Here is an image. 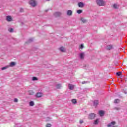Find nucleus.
<instances>
[{"mask_svg": "<svg viewBox=\"0 0 127 127\" xmlns=\"http://www.w3.org/2000/svg\"><path fill=\"white\" fill-rule=\"evenodd\" d=\"M78 5L79 7H81V8H83V7H84V6H85V4L84 3H83V2L78 3Z\"/></svg>", "mask_w": 127, "mask_h": 127, "instance_id": "39448f33", "label": "nucleus"}, {"mask_svg": "<svg viewBox=\"0 0 127 127\" xmlns=\"http://www.w3.org/2000/svg\"><path fill=\"white\" fill-rule=\"evenodd\" d=\"M99 114L100 117H103V116H104V115L105 114V112H104V111H103V110H100L99 112Z\"/></svg>", "mask_w": 127, "mask_h": 127, "instance_id": "6e6552de", "label": "nucleus"}, {"mask_svg": "<svg viewBox=\"0 0 127 127\" xmlns=\"http://www.w3.org/2000/svg\"><path fill=\"white\" fill-rule=\"evenodd\" d=\"M79 123H80V124H83V123H84V121H83V120H80L79 121Z\"/></svg>", "mask_w": 127, "mask_h": 127, "instance_id": "473e14b6", "label": "nucleus"}, {"mask_svg": "<svg viewBox=\"0 0 127 127\" xmlns=\"http://www.w3.org/2000/svg\"><path fill=\"white\" fill-rule=\"evenodd\" d=\"M29 4L31 6H32L33 7H35L36 5H37V2L35 0H31L29 1Z\"/></svg>", "mask_w": 127, "mask_h": 127, "instance_id": "f03ea898", "label": "nucleus"}, {"mask_svg": "<svg viewBox=\"0 0 127 127\" xmlns=\"http://www.w3.org/2000/svg\"><path fill=\"white\" fill-rule=\"evenodd\" d=\"M73 12H72L71 10H68L67 12V15H69V16L72 15Z\"/></svg>", "mask_w": 127, "mask_h": 127, "instance_id": "f8f14e48", "label": "nucleus"}, {"mask_svg": "<svg viewBox=\"0 0 127 127\" xmlns=\"http://www.w3.org/2000/svg\"><path fill=\"white\" fill-rule=\"evenodd\" d=\"M36 97L37 98H40V97H42V93H37V94H36Z\"/></svg>", "mask_w": 127, "mask_h": 127, "instance_id": "9b49d317", "label": "nucleus"}, {"mask_svg": "<svg viewBox=\"0 0 127 127\" xmlns=\"http://www.w3.org/2000/svg\"><path fill=\"white\" fill-rule=\"evenodd\" d=\"M80 49H83L84 48V45L83 44H81L80 46Z\"/></svg>", "mask_w": 127, "mask_h": 127, "instance_id": "c756f323", "label": "nucleus"}, {"mask_svg": "<svg viewBox=\"0 0 127 127\" xmlns=\"http://www.w3.org/2000/svg\"><path fill=\"white\" fill-rule=\"evenodd\" d=\"M114 103L115 104H118V103H120V100L119 99H115L114 101Z\"/></svg>", "mask_w": 127, "mask_h": 127, "instance_id": "412c9836", "label": "nucleus"}, {"mask_svg": "<svg viewBox=\"0 0 127 127\" xmlns=\"http://www.w3.org/2000/svg\"><path fill=\"white\" fill-rule=\"evenodd\" d=\"M98 123H99V119H96L94 122V124L95 125H98Z\"/></svg>", "mask_w": 127, "mask_h": 127, "instance_id": "a878e982", "label": "nucleus"}, {"mask_svg": "<svg viewBox=\"0 0 127 127\" xmlns=\"http://www.w3.org/2000/svg\"><path fill=\"white\" fill-rule=\"evenodd\" d=\"M34 92L32 90L29 91V95H33Z\"/></svg>", "mask_w": 127, "mask_h": 127, "instance_id": "6ab92c4d", "label": "nucleus"}, {"mask_svg": "<svg viewBox=\"0 0 127 127\" xmlns=\"http://www.w3.org/2000/svg\"><path fill=\"white\" fill-rule=\"evenodd\" d=\"M6 20L8 22H10V21H12V17H11L10 16H7L6 17Z\"/></svg>", "mask_w": 127, "mask_h": 127, "instance_id": "20e7f679", "label": "nucleus"}, {"mask_svg": "<svg viewBox=\"0 0 127 127\" xmlns=\"http://www.w3.org/2000/svg\"><path fill=\"white\" fill-rule=\"evenodd\" d=\"M69 88L70 90H73L74 89V85L72 84H69Z\"/></svg>", "mask_w": 127, "mask_h": 127, "instance_id": "4468645a", "label": "nucleus"}, {"mask_svg": "<svg viewBox=\"0 0 127 127\" xmlns=\"http://www.w3.org/2000/svg\"><path fill=\"white\" fill-rule=\"evenodd\" d=\"M9 32H13V28H10L9 29Z\"/></svg>", "mask_w": 127, "mask_h": 127, "instance_id": "c85d7f7f", "label": "nucleus"}, {"mask_svg": "<svg viewBox=\"0 0 127 127\" xmlns=\"http://www.w3.org/2000/svg\"><path fill=\"white\" fill-rule=\"evenodd\" d=\"M60 50L61 51H62V52H65L66 50L65 49V48H64V47H61Z\"/></svg>", "mask_w": 127, "mask_h": 127, "instance_id": "ddd939ff", "label": "nucleus"}, {"mask_svg": "<svg viewBox=\"0 0 127 127\" xmlns=\"http://www.w3.org/2000/svg\"><path fill=\"white\" fill-rule=\"evenodd\" d=\"M115 124H116V122L112 121L109 124H108L107 125V127H112L113 125H115Z\"/></svg>", "mask_w": 127, "mask_h": 127, "instance_id": "0eeeda50", "label": "nucleus"}, {"mask_svg": "<svg viewBox=\"0 0 127 127\" xmlns=\"http://www.w3.org/2000/svg\"><path fill=\"white\" fill-rule=\"evenodd\" d=\"M14 101L15 102V103H17L18 102V99H17V98H15Z\"/></svg>", "mask_w": 127, "mask_h": 127, "instance_id": "7c9ffc66", "label": "nucleus"}, {"mask_svg": "<svg viewBox=\"0 0 127 127\" xmlns=\"http://www.w3.org/2000/svg\"><path fill=\"white\" fill-rule=\"evenodd\" d=\"M5 69H7V67H4L1 68V70L3 71V70H5Z\"/></svg>", "mask_w": 127, "mask_h": 127, "instance_id": "2f4dec72", "label": "nucleus"}, {"mask_svg": "<svg viewBox=\"0 0 127 127\" xmlns=\"http://www.w3.org/2000/svg\"><path fill=\"white\" fill-rule=\"evenodd\" d=\"M93 104L95 107H97L99 105V101L96 100L93 101Z\"/></svg>", "mask_w": 127, "mask_h": 127, "instance_id": "423d86ee", "label": "nucleus"}, {"mask_svg": "<svg viewBox=\"0 0 127 127\" xmlns=\"http://www.w3.org/2000/svg\"><path fill=\"white\" fill-rule=\"evenodd\" d=\"M31 41H33V39H30L29 40V42H31Z\"/></svg>", "mask_w": 127, "mask_h": 127, "instance_id": "72a5a7b5", "label": "nucleus"}, {"mask_svg": "<svg viewBox=\"0 0 127 127\" xmlns=\"http://www.w3.org/2000/svg\"><path fill=\"white\" fill-rule=\"evenodd\" d=\"M71 102L73 104H77V100L76 99H72Z\"/></svg>", "mask_w": 127, "mask_h": 127, "instance_id": "2eb2a0df", "label": "nucleus"}, {"mask_svg": "<svg viewBox=\"0 0 127 127\" xmlns=\"http://www.w3.org/2000/svg\"><path fill=\"white\" fill-rule=\"evenodd\" d=\"M80 58H81V59H84V56H85V55L84 54V53H81L80 54Z\"/></svg>", "mask_w": 127, "mask_h": 127, "instance_id": "dca6fc26", "label": "nucleus"}, {"mask_svg": "<svg viewBox=\"0 0 127 127\" xmlns=\"http://www.w3.org/2000/svg\"><path fill=\"white\" fill-rule=\"evenodd\" d=\"M46 127H51V124L48 123L46 125Z\"/></svg>", "mask_w": 127, "mask_h": 127, "instance_id": "cd10ccee", "label": "nucleus"}, {"mask_svg": "<svg viewBox=\"0 0 127 127\" xmlns=\"http://www.w3.org/2000/svg\"><path fill=\"white\" fill-rule=\"evenodd\" d=\"M61 88V84H57L56 85V88L57 89H60Z\"/></svg>", "mask_w": 127, "mask_h": 127, "instance_id": "393cba45", "label": "nucleus"}, {"mask_svg": "<svg viewBox=\"0 0 127 127\" xmlns=\"http://www.w3.org/2000/svg\"><path fill=\"white\" fill-rule=\"evenodd\" d=\"M122 73L121 72L116 73V75L119 76H122Z\"/></svg>", "mask_w": 127, "mask_h": 127, "instance_id": "bb28decb", "label": "nucleus"}, {"mask_svg": "<svg viewBox=\"0 0 127 127\" xmlns=\"http://www.w3.org/2000/svg\"><path fill=\"white\" fill-rule=\"evenodd\" d=\"M15 63H14V62H11L10 63V66L11 67L13 66H15Z\"/></svg>", "mask_w": 127, "mask_h": 127, "instance_id": "f3484780", "label": "nucleus"}, {"mask_svg": "<svg viewBox=\"0 0 127 127\" xmlns=\"http://www.w3.org/2000/svg\"><path fill=\"white\" fill-rule=\"evenodd\" d=\"M81 21L83 23H85V22H87V20L85 19L84 18H81Z\"/></svg>", "mask_w": 127, "mask_h": 127, "instance_id": "5701e85b", "label": "nucleus"}, {"mask_svg": "<svg viewBox=\"0 0 127 127\" xmlns=\"http://www.w3.org/2000/svg\"><path fill=\"white\" fill-rule=\"evenodd\" d=\"M96 3L97 5L99 6H105V5H106V2L104 1L103 0H97Z\"/></svg>", "mask_w": 127, "mask_h": 127, "instance_id": "f257e3e1", "label": "nucleus"}, {"mask_svg": "<svg viewBox=\"0 0 127 127\" xmlns=\"http://www.w3.org/2000/svg\"><path fill=\"white\" fill-rule=\"evenodd\" d=\"M38 79L36 77H33L32 78V81H37Z\"/></svg>", "mask_w": 127, "mask_h": 127, "instance_id": "b1692460", "label": "nucleus"}, {"mask_svg": "<svg viewBox=\"0 0 127 127\" xmlns=\"http://www.w3.org/2000/svg\"><path fill=\"white\" fill-rule=\"evenodd\" d=\"M113 127H116V126H113Z\"/></svg>", "mask_w": 127, "mask_h": 127, "instance_id": "c9c22d12", "label": "nucleus"}, {"mask_svg": "<svg viewBox=\"0 0 127 127\" xmlns=\"http://www.w3.org/2000/svg\"><path fill=\"white\" fill-rule=\"evenodd\" d=\"M77 12L78 14H81V13H82V12H83V11L82 10H78L77 11Z\"/></svg>", "mask_w": 127, "mask_h": 127, "instance_id": "aec40b11", "label": "nucleus"}, {"mask_svg": "<svg viewBox=\"0 0 127 127\" xmlns=\"http://www.w3.org/2000/svg\"><path fill=\"white\" fill-rule=\"evenodd\" d=\"M115 110H120V108H117V107H115Z\"/></svg>", "mask_w": 127, "mask_h": 127, "instance_id": "f704fd0d", "label": "nucleus"}, {"mask_svg": "<svg viewBox=\"0 0 127 127\" xmlns=\"http://www.w3.org/2000/svg\"><path fill=\"white\" fill-rule=\"evenodd\" d=\"M29 105L31 107H32V106H34V102H33V101H31L29 103Z\"/></svg>", "mask_w": 127, "mask_h": 127, "instance_id": "a211bd4d", "label": "nucleus"}, {"mask_svg": "<svg viewBox=\"0 0 127 127\" xmlns=\"http://www.w3.org/2000/svg\"><path fill=\"white\" fill-rule=\"evenodd\" d=\"M54 15H55V17H58V16H60V15H61V13L57 12L55 13Z\"/></svg>", "mask_w": 127, "mask_h": 127, "instance_id": "1a4fd4ad", "label": "nucleus"}, {"mask_svg": "<svg viewBox=\"0 0 127 127\" xmlns=\"http://www.w3.org/2000/svg\"><path fill=\"white\" fill-rule=\"evenodd\" d=\"M113 45H108L107 47V50H111V49H113Z\"/></svg>", "mask_w": 127, "mask_h": 127, "instance_id": "9d476101", "label": "nucleus"}, {"mask_svg": "<svg viewBox=\"0 0 127 127\" xmlns=\"http://www.w3.org/2000/svg\"><path fill=\"white\" fill-rule=\"evenodd\" d=\"M113 7H114V8L117 9L118 8V7H119V6H118V5H117L116 4H114L113 5Z\"/></svg>", "mask_w": 127, "mask_h": 127, "instance_id": "4be33fe9", "label": "nucleus"}, {"mask_svg": "<svg viewBox=\"0 0 127 127\" xmlns=\"http://www.w3.org/2000/svg\"><path fill=\"white\" fill-rule=\"evenodd\" d=\"M84 83H82V84H84Z\"/></svg>", "mask_w": 127, "mask_h": 127, "instance_id": "e433bc0d", "label": "nucleus"}, {"mask_svg": "<svg viewBox=\"0 0 127 127\" xmlns=\"http://www.w3.org/2000/svg\"><path fill=\"white\" fill-rule=\"evenodd\" d=\"M95 117H96V114L94 113H91L89 114L88 118L90 119V120H93V119H95Z\"/></svg>", "mask_w": 127, "mask_h": 127, "instance_id": "7ed1b4c3", "label": "nucleus"}]
</instances>
